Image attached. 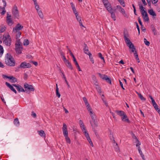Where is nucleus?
I'll list each match as a JSON object with an SVG mask.
<instances>
[{
  "label": "nucleus",
  "mask_w": 160,
  "mask_h": 160,
  "mask_svg": "<svg viewBox=\"0 0 160 160\" xmlns=\"http://www.w3.org/2000/svg\"><path fill=\"white\" fill-rule=\"evenodd\" d=\"M22 46H20V45L15 46L16 51L17 53L20 54L21 53L22 50Z\"/></svg>",
  "instance_id": "nucleus-6"
},
{
  "label": "nucleus",
  "mask_w": 160,
  "mask_h": 160,
  "mask_svg": "<svg viewBox=\"0 0 160 160\" xmlns=\"http://www.w3.org/2000/svg\"><path fill=\"white\" fill-rule=\"evenodd\" d=\"M110 139L111 140L113 139V141L115 143L116 142H115V140H114V137H113V135L112 132H110Z\"/></svg>",
  "instance_id": "nucleus-43"
},
{
  "label": "nucleus",
  "mask_w": 160,
  "mask_h": 160,
  "mask_svg": "<svg viewBox=\"0 0 160 160\" xmlns=\"http://www.w3.org/2000/svg\"><path fill=\"white\" fill-rule=\"evenodd\" d=\"M137 93L138 94L139 98H140L142 101H145L146 100V99L143 97L142 95L140 93H139L138 92H137Z\"/></svg>",
  "instance_id": "nucleus-26"
},
{
  "label": "nucleus",
  "mask_w": 160,
  "mask_h": 160,
  "mask_svg": "<svg viewBox=\"0 0 160 160\" xmlns=\"http://www.w3.org/2000/svg\"><path fill=\"white\" fill-rule=\"evenodd\" d=\"M31 64L29 63H27L26 62H22L20 65L18 67L19 68H30L31 67Z\"/></svg>",
  "instance_id": "nucleus-4"
},
{
  "label": "nucleus",
  "mask_w": 160,
  "mask_h": 160,
  "mask_svg": "<svg viewBox=\"0 0 160 160\" xmlns=\"http://www.w3.org/2000/svg\"><path fill=\"white\" fill-rule=\"evenodd\" d=\"M5 84L12 91H13L16 94L17 93V92L16 90L10 83L8 82H6L5 83Z\"/></svg>",
  "instance_id": "nucleus-7"
},
{
  "label": "nucleus",
  "mask_w": 160,
  "mask_h": 160,
  "mask_svg": "<svg viewBox=\"0 0 160 160\" xmlns=\"http://www.w3.org/2000/svg\"><path fill=\"white\" fill-rule=\"evenodd\" d=\"M4 3L3 7H2L0 6V9H2V10L5 9V7H6L7 5V3L4 0H2V1Z\"/></svg>",
  "instance_id": "nucleus-30"
},
{
  "label": "nucleus",
  "mask_w": 160,
  "mask_h": 160,
  "mask_svg": "<svg viewBox=\"0 0 160 160\" xmlns=\"http://www.w3.org/2000/svg\"><path fill=\"white\" fill-rule=\"evenodd\" d=\"M103 3L105 7L110 5L108 1L107 0H103Z\"/></svg>",
  "instance_id": "nucleus-32"
},
{
  "label": "nucleus",
  "mask_w": 160,
  "mask_h": 160,
  "mask_svg": "<svg viewBox=\"0 0 160 160\" xmlns=\"http://www.w3.org/2000/svg\"><path fill=\"white\" fill-rule=\"evenodd\" d=\"M20 45V46H22V43L20 42V39H18L15 43V46Z\"/></svg>",
  "instance_id": "nucleus-35"
},
{
  "label": "nucleus",
  "mask_w": 160,
  "mask_h": 160,
  "mask_svg": "<svg viewBox=\"0 0 160 160\" xmlns=\"http://www.w3.org/2000/svg\"><path fill=\"white\" fill-rule=\"evenodd\" d=\"M6 77H7V78H8L11 80V82H15L17 81V78L13 76H6Z\"/></svg>",
  "instance_id": "nucleus-12"
},
{
  "label": "nucleus",
  "mask_w": 160,
  "mask_h": 160,
  "mask_svg": "<svg viewBox=\"0 0 160 160\" xmlns=\"http://www.w3.org/2000/svg\"><path fill=\"white\" fill-rule=\"evenodd\" d=\"M18 33L16 34V37L17 39H18L19 38H20L21 34V33L20 32L18 31L17 32Z\"/></svg>",
  "instance_id": "nucleus-37"
},
{
  "label": "nucleus",
  "mask_w": 160,
  "mask_h": 160,
  "mask_svg": "<svg viewBox=\"0 0 160 160\" xmlns=\"http://www.w3.org/2000/svg\"><path fill=\"white\" fill-rule=\"evenodd\" d=\"M134 136H135V139L136 140L137 142L136 146L137 147L138 146L139 147V146L141 144V143L138 140L136 136L135 135H134Z\"/></svg>",
  "instance_id": "nucleus-28"
},
{
  "label": "nucleus",
  "mask_w": 160,
  "mask_h": 160,
  "mask_svg": "<svg viewBox=\"0 0 160 160\" xmlns=\"http://www.w3.org/2000/svg\"><path fill=\"white\" fill-rule=\"evenodd\" d=\"M38 134L42 137H45V133L42 130H41L40 131H38Z\"/></svg>",
  "instance_id": "nucleus-18"
},
{
  "label": "nucleus",
  "mask_w": 160,
  "mask_h": 160,
  "mask_svg": "<svg viewBox=\"0 0 160 160\" xmlns=\"http://www.w3.org/2000/svg\"><path fill=\"white\" fill-rule=\"evenodd\" d=\"M67 130V125L65 123H64L63 125L62 130Z\"/></svg>",
  "instance_id": "nucleus-48"
},
{
  "label": "nucleus",
  "mask_w": 160,
  "mask_h": 160,
  "mask_svg": "<svg viewBox=\"0 0 160 160\" xmlns=\"http://www.w3.org/2000/svg\"><path fill=\"white\" fill-rule=\"evenodd\" d=\"M83 99L86 106H87V105H88V104H89V103L88 102L87 100V99L85 97H83Z\"/></svg>",
  "instance_id": "nucleus-38"
},
{
  "label": "nucleus",
  "mask_w": 160,
  "mask_h": 160,
  "mask_svg": "<svg viewBox=\"0 0 160 160\" xmlns=\"http://www.w3.org/2000/svg\"><path fill=\"white\" fill-rule=\"evenodd\" d=\"M22 87L20 85H18V86L17 88H16L17 90L19 92H21V88H22Z\"/></svg>",
  "instance_id": "nucleus-53"
},
{
  "label": "nucleus",
  "mask_w": 160,
  "mask_h": 160,
  "mask_svg": "<svg viewBox=\"0 0 160 160\" xmlns=\"http://www.w3.org/2000/svg\"><path fill=\"white\" fill-rule=\"evenodd\" d=\"M72 9H73V12L74 13L75 15H76L77 14H78V13L77 12V11L76 10V9L75 7L74 6L73 7L72 6Z\"/></svg>",
  "instance_id": "nucleus-49"
},
{
  "label": "nucleus",
  "mask_w": 160,
  "mask_h": 160,
  "mask_svg": "<svg viewBox=\"0 0 160 160\" xmlns=\"http://www.w3.org/2000/svg\"><path fill=\"white\" fill-rule=\"evenodd\" d=\"M79 124H80V126L81 128H82V127H83L84 125L83 123V122L82 120H80L79 121Z\"/></svg>",
  "instance_id": "nucleus-44"
},
{
  "label": "nucleus",
  "mask_w": 160,
  "mask_h": 160,
  "mask_svg": "<svg viewBox=\"0 0 160 160\" xmlns=\"http://www.w3.org/2000/svg\"><path fill=\"white\" fill-rule=\"evenodd\" d=\"M12 14L14 18H18L19 17V11L16 5H15L13 9L12 10Z\"/></svg>",
  "instance_id": "nucleus-2"
},
{
  "label": "nucleus",
  "mask_w": 160,
  "mask_h": 160,
  "mask_svg": "<svg viewBox=\"0 0 160 160\" xmlns=\"http://www.w3.org/2000/svg\"><path fill=\"white\" fill-rule=\"evenodd\" d=\"M86 106L87 107V109L88 111L92 110V108L90 106V105L89 104H88V105H87Z\"/></svg>",
  "instance_id": "nucleus-51"
},
{
  "label": "nucleus",
  "mask_w": 160,
  "mask_h": 160,
  "mask_svg": "<svg viewBox=\"0 0 160 160\" xmlns=\"http://www.w3.org/2000/svg\"><path fill=\"white\" fill-rule=\"evenodd\" d=\"M143 16V19L145 22H148L149 21V18L148 17V14L146 12L144 13Z\"/></svg>",
  "instance_id": "nucleus-13"
},
{
  "label": "nucleus",
  "mask_w": 160,
  "mask_h": 160,
  "mask_svg": "<svg viewBox=\"0 0 160 160\" xmlns=\"http://www.w3.org/2000/svg\"><path fill=\"white\" fill-rule=\"evenodd\" d=\"M73 61L74 62L76 66V67L78 69L79 71H81V70L80 69V67L78 63V62H77L76 59V58H74V59H73Z\"/></svg>",
  "instance_id": "nucleus-21"
},
{
  "label": "nucleus",
  "mask_w": 160,
  "mask_h": 160,
  "mask_svg": "<svg viewBox=\"0 0 160 160\" xmlns=\"http://www.w3.org/2000/svg\"><path fill=\"white\" fill-rule=\"evenodd\" d=\"M105 76L106 77L104 78V80H105L109 84H111L112 81L110 78H109L107 75Z\"/></svg>",
  "instance_id": "nucleus-23"
},
{
  "label": "nucleus",
  "mask_w": 160,
  "mask_h": 160,
  "mask_svg": "<svg viewBox=\"0 0 160 160\" xmlns=\"http://www.w3.org/2000/svg\"><path fill=\"white\" fill-rule=\"evenodd\" d=\"M26 91V92L27 93H29V91H28V90H27V89H26L25 90H24L23 88H21V92H25V91Z\"/></svg>",
  "instance_id": "nucleus-61"
},
{
  "label": "nucleus",
  "mask_w": 160,
  "mask_h": 160,
  "mask_svg": "<svg viewBox=\"0 0 160 160\" xmlns=\"http://www.w3.org/2000/svg\"><path fill=\"white\" fill-rule=\"evenodd\" d=\"M6 64L10 66H14L15 65V62L14 58L9 53H7L5 57Z\"/></svg>",
  "instance_id": "nucleus-1"
},
{
  "label": "nucleus",
  "mask_w": 160,
  "mask_h": 160,
  "mask_svg": "<svg viewBox=\"0 0 160 160\" xmlns=\"http://www.w3.org/2000/svg\"><path fill=\"white\" fill-rule=\"evenodd\" d=\"M98 56L103 61V62L104 63H105L104 57H103L101 53L99 52L98 54Z\"/></svg>",
  "instance_id": "nucleus-25"
},
{
  "label": "nucleus",
  "mask_w": 160,
  "mask_h": 160,
  "mask_svg": "<svg viewBox=\"0 0 160 160\" xmlns=\"http://www.w3.org/2000/svg\"><path fill=\"white\" fill-rule=\"evenodd\" d=\"M89 58L90 60L92 62V63H94V61L93 59V57L92 56V54L91 53H89Z\"/></svg>",
  "instance_id": "nucleus-34"
},
{
  "label": "nucleus",
  "mask_w": 160,
  "mask_h": 160,
  "mask_svg": "<svg viewBox=\"0 0 160 160\" xmlns=\"http://www.w3.org/2000/svg\"><path fill=\"white\" fill-rule=\"evenodd\" d=\"M115 112L118 115L121 117H122L125 113V112L122 111L116 110L115 111Z\"/></svg>",
  "instance_id": "nucleus-15"
},
{
  "label": "nucleus",
  "mask_w": 160,
  "mask_h": 160,
  "mask_svg": "<svg viewBox=\"0 0 160 160\" xmlns=\"http://www.w3.org/2000/svg\"><path fill=\"white\" fill-rule=\"evenodd\" d=\"M144 43L146 45L149 46L150 45L149 42L148 41L146 38H144Z\"/></svg>",
  "instance_id": "nucleus-41"
},
{
  "label": "nucleus",
  "mask_w": 160,
  "mask_h": 160,
  "mask_svg": "<svg viewBox=\"0 0 160 160\" xmlns=\"http://www.w3.org/2000/svg\"><path fill=\"white\" fill-rule=\"evenodd\" d=\"M11 15H9V16L7 17V20L8 22V24H9L10 23H11L12 25L13 24V22L12 21V20L11 18Z\"/></svg>",
  "instance_id": "nucleus-22"
},
{
  "label": "nucleus",
  "mask_w": 160,
  "mask_h": 160,
  "mask_svg": "<svg viewBox=\"0 0 160 160\" xmlns=\"http://www.w3.org/2000/svg\"><path fill=\"white\" fill-rule=\"evenodd\" d=\"M62 59L63 60L64 63L65 62H67L68 60H66V58H65V57L64 55L63 56H62L61 57Z\"/></svg>",
  "instance_id": "nucleus-60"
},
{
  "label": "nucleus",
  "mask_w": 160,
  "mask_h": 160,
  "mask_svg": "<svg viewBox=\"0 0 160 160\" xmlns=\"http://www.w3.org/2000/svg\"><path fill=\"white\" fill-rule=\"evenodd\" d=\"M11 41L5 38L3 41V43L6 46H9L11 45Z\"/></svg>",
  "instance_id": "nucleus-10"
},
{
  "label": "nucleus",
  "mask_w": 160,
  "mask_h": 160,
  "mask_svg": "<svg viewBox=\"0 0 160 160\" xmlns=\"http://www.w3.org/2000/svg\"><path fill=\"white\" fill-rule=\"evenodd\" d=\"M63 134L64 136H66L68 135V132L67 130H63Z\"/></svg>",
  "instance_id": "nucleus-42"
},
{
  "label": "nucleus",
  "mask_w": 160,
  "mask_h": 160,
  "mask_svg": "<svg viewBox=\"0 0 160 160\" xmlns=\"http://www.w3.org/2000/svg\"><path fill=\"white\" fill-rule=\"evenodd\" d=\"M75 16L77 20H78V21H79L81 20V17L78 16V14H77L75 15Z\"/></svg>",
  "instance_id": "nucleus-52"
},
{
  "label": "nucleus",
  "mask_w": 160,
  "mask_h": 160,
  "mask_svg": "<svg viewBox=\"0 0 160 160\" xmlns=\"http://www.w3.org/2000/svg\"><path fill=\"white\" fill-rule=\"evenodd\" d=\"M14 124L17 126H19V122L18 118H17L14 119Z\"/></svg>",
  "instance_id": "nucleus-24"
},
{
  "label": "nucleus",
  "mask_w": 160,
  "mask_h": 160,
  "mask_svg": "<svg viewBox=\"0 0 160 160\" xmlns=\"http://www.w3.org/2000/svg\"><path fill=\"white\" fill-rule=\"evenodd\" d=\"M115 7L114 8V12H116V10H118V11L120 12L121 13L122 12H124V9L122 8L120 6L117 5L116 6V8H115Z\"/></svg>",
  "instance_id": "nucleus-8"
},
{
  "label": "nucleus",
  "mask_w": 160,
  "mask_h": 160,
  "mask_svg": "<svg viewBox=\"0 0 160 160\" xmlns=\"http://www.w3.org/2000/svg\"><path fill=\"white\" fill-rule=\"evenodd\" d=\"M35 8L36 10H37V11L38 12V11H39V7L37 3L36 4V5H35Z\"/></svg>",
  "instance_id": "nucleus-59"
},
{
  "label": "nucleus",
  "mask_w": 160,
  "mask_h": 160,
  "mask_svg": "<svg viewBox=\"0 0 160 160\" xmlns=\"http://www.w3.org/2000/svg\"><path fill=\"white\" fill-rule=\"evenodd\" d=\"M111 14V18L113 20L115 21L116 20V16L115 15V14L114 13V12L110 13Z\"/></svg>",
  "instance_id": "nucleus-33"
},
{
  "label": "nucleus",
  "mask_w": 160,
  "mask_h": 160,
  "mask_svg": "<svg viewBox=\"0 0 160 160\" xmlns=\"http://www.w3.org/2000/svg\"><path fill=\"white\" fill-rule=\"evenodd\" d=\"M93 122H92L91 121H90V122L91 126L93 127H96L98 126V124L97 122V121H96L95 119H92Z\"/></svg>",
  "instance_id": "nucleus-11"
},
{
  "label": "nucleus",
  "mask_w": 160,
  "mask_h": 160,
  "mask_svg": "<svg viewBox=\"0 0 160 160\" xmlns=\"http://www.w3.org/2000/svg\"><path fill=\"white\" fill-rule=\"evenodd\" d=\"M4 50L3 47L0 45V57H1L3 53Z\"/></svg>",
  "instance_id": "nucleus-29"
},
{
  "label": "nucleus",
  "mask_w": 160,
  "mask_h": 160,
  "mask_svg": "<svg viewBox=\"0 0 160 160\" xmlns=\"http://www.w3.org/2000/svg\"><path fill=\"white\" fill-rule=\"evenodd\" d=\"M107 8V10L110 13L114 11V9H112V7L110 6V5H109L108 6L105 7Z\"/></svg>",
  "instance_id": "nucleus-19"
},
{
  "label": "nucleus",
  "mask_w": 160,
  "mask_h": 160,
  "mask_svg": "<svg viewBox=\"0 0 160 160\" xmlns=\"http://www.w3.org/2000/svg\"><path fill=\"white\" fill-rule=\"evenodd\" d=\"M23 27L21 25L20 23L17 24L15 27L13 28V32L14 33L19 31L23 28Z\"/></svg>",
  "instance_id": "nucleus-3"
},
{
  "label": "nucleus",
  "mask_w": 160,
  "mask_h": 160,
  "mask_svg": "<svg viewBox=\"0 0 160 160\" xmlns=\"http://www.w3.org/2000/svg\"><path fill=\"white\" fill-rule=\"evenodd\" d=\"M84 52L86 54H88V55H89V53H90V52H89V50H88H88H86V51L84 50Z\"/></svg>",
  "instance_id": "nucleus-63"
},
{
  "label": "nucleus",
  "mask_w": 160,
  "mask_h": 160,
  "mask_svg": "<svg viewBox=\"0 0 160 160\" xmlns=\"http://www.w3.org/2000/svg\"><path fill=\"white\" fill-rule=\"evenodd\" d=\"M98 74L99 75L100 78L103 80L104 79V78L106 77L105 76H107V75L105 74H102L100 73H98Z\"/></svg>",
  "instance_id": "nucleus-47"
},
{
  "label": "nucleus",
  "mask_w": 160,
  "mask_h": 160,
  "mask_svg": "<svg viewBox=\"0 0 160 160\" xmlns=\"http://www.w3.org/2000/svg\"><path fill=\"white\" fill-rule=\"evenodd\" d=\"M138 21L139 24L141 26H142V23L141 21V19H140V17H139L138 18Z\"/></svg>",
  "instance_id": "nucleus-58"
},
{
  "label": "nucleus",
  "mask_w": 160,
  "mask_h": 160,
  "mask_svg": "<svg viewBox=\"0 0 160 160\" xmlns=\"http://www.w3.org/2000/svg\"><path fill=\"white\" fill-rule=\"evenodd\" d=\"M119 2H120V4L122 5L123 7H125V4L124 3V2L122 0H118Z\"/></svg>",
  "instance_id": "nucleus-45"
},
{
  "label": "nucleus",
  "mask_w": 160,
  "mask_h": 160,
  "mask_svg": "<svg viewBox=\"0 0 160 160\" xmlns=\"http://www.w3.org/2000/svg\"><path fill=\"white\" fill-rule=\"evenodd\" d=\"M128 35L127 32H124L123 33V37L124 39L125 38V37L128 38Z\"/></svg>",
  "instance_id": "nucleus-55"
},
{
  "label": "nucleus",
  "mask_w": 160,
  "mask_h": 160,
  "mask_svg": "<svg viewBox=\"0 0 160 160\" xmlns=\"http://www.w3.org/2000/svg\"><path fill=\"white\" fill-rule=\"evenodd\" d=\"M64 137L65 138V139H66V141L67 142L69 143H70L71 141H70V139L68 137V136H64Z\"/></svg>",
  "instance_id": "nucleus-39"
},
{
  "label": "nucleus",
  "mask_w": 160,
  "mask_h": 160,
  "mask_svg": "<svg viewBox=\"0 0 160 160\" xmlns=\"http://www.w3.org/2000/svg\"><path fill=\"white\" fill-rule=\"evenodd\" d=\"M5 38L7 39L8 40H10L12 41V39L10 35L8 34L5 37Z\"/></svg>",
  "instance_id": "nucleus-57"
},
{
  "label": "nucleus",
  "mask_w": 160,
  "mask_h": 160,
  "mask_svg": "<svg viewBox=\"0 0 160 160\" xmlns=\"http://www.w3.org/2000/svg\"><path fill=\"white\" fill-rule=\"evenodd\" d=\"M38 14L39 16V17L41 18H43V15L42 13V12L40 10L38 12Z\"/></svg>",
  "instance_id": "nucleus-36"
},
{
  "label": "nucleus",
  "mask_w": 160,
  "mask_h": 160,
  "mask_svg": "<svg viewBox=\"0 0 160 160\" xmlns=\"http://www.w3.org/2000/svg\"><path fill=\"white\" fill-rule=\"evenodd\" d=\"M127 118V116L125 113L124 115L122 117H121V119L122 121L129 123L130 122L129 119L128 118Z\"/></svg>",
  "instance_id": "nucleus-9"
},
{
  "label": "nucleus",
  "mask_w": 160,
  "mask_h": 160,
  "mask_svg": "<svg viewBox=\"0 0 160 160\" xmlns=\"http://www.w3.org/2000/svg\"><path fill=\"white\" fill-rule=\"evenodd\" d=\"M139 9L140 10V11L142 15H144V12H145L146 11L144 10L143 7L142 5L140 4V3L139 4Z\"/></svg>",
  "instance_id": "nucleus-14"
},
{
  "label": "nucleus",
  "mask_w": 160,
  "mask_h": 160,
  "mask_svg": "<svg viewBox=\"0 0 160 160\" xmlns=\"http://www.w3.org/2000/svg\"><path fill=\"white\" fill-rule=\"evenodd\" d=\"M5 38L7 39L8 40H10L12 41V39L10 35L8 34L5 37Z\"/></svg>",
  "instance_id": "nucleus-56"
},
{
  "label": "nucleus",
  "mask_w": 160,
  "mask_h": 160,
  "mask_svg": "<svg viewBox=\"0 0 160 160\" xmlns=\"http://www.w3.org/2000/svg\"><path fill=\"white\" fill-rule=\"evenodd\" d=\"M24 87L25 88H27V90H29V91H33L35 90V88L32 85H29L27 83H25Z\"/></svg>",
  "instance_id": "nucleus-5"
},
{
  "label": "nucleus",
  "mask_w": 160,
  "mask_h": 160,
  "mask_svg": "<svg viewBox=\"0 0 160 160\" xmlns=\"http://www.w3.org/2000/svg\"><path fill=\"white\" fill-rule=\"evenodd\" d=\"M128 46L129 47V49H131V51L132 52H134L135 50V48L134 45L132 43H131Z\"/></svg>",
  "instance_id": "nucleus-16"
},
{
  "label": "nucleus",
  "mask_w": 160,
  "mask_h": 160,
  "mask_svg": "<svg viewBox=\"0 0 160 160\" xmlns=\"http://www.w3.org/2000/svg\"><path fill=\"white\" fill-rule=\"evenodd\" d=\"M69 51L70 54V55L73 58V59H74V58H75L74 56L73 53L71 52V51L70 50H69Z\"/></svg>",
  "instance_id": "nucleus-64"
},
{
  "label": "nucleus",
  "mask_w": 160,
  "mask_h": 160,
  "mask_svg": "<svg viewBox=\"0 0 160 160\" xmlns=\"http://www.w3.org/2000/svg\"><path fill=\"white\" fill-rule=\"evenodd\" d=\"M84 47L83 48V51L85 50V51H86V50H88V47L87 46V44L85 43H84Z\"/></svg>",
  "instance_id": "nucleus-54"
},
{
  "label": "nucleus",
  "mask_w": 160,
  "mask_h": 160,
  "mask_svg": "<svg viewBox=\"0 0 160 160\" xmlns=\"http://www.w3.org/2000/svg\"><path fill=\"white\" fill-rule=\"evenodd\" d=\"M66 65V66L70 69L72 70L73 69V67L72 66L71 63L68 60L67 62H65Z\"/></svg>",
  "instance_id": "nucleus-17"
},
{
  "label": "nucleus",
  "mask_w": 160,
  "mask_h": 160,
  "mask_svg": "<svg viewBox=\"0 0 160 160\" xmlns=\"http://www.w3.org/2000/svg\"><path fill=\"white\" fill-rule=\"evenodd\" d=\"M134 54L135 55V58L136 59L137 61H138V62H140L139 59V58H138V55L137 54V52L136 51H135V52L134 53Z\"/></svg>",
  "instance_id": "nucleus-31"
},
{
  "label": "nucleus",
  "mask_w": 160,
  "mask_h": 160,
  "mask_svg": "<svg viewBox=\"0 0 160 160\" xmlns=\"http://www.w3.org/2000/svg\"><path fill=\"white\" fill-rule=\"evenodd\" d=\"M56 94L57 97L59 98L61 96V95L59 92V91H56Z\"/></svg>",
  "instance_id": "nucleus-62"
},
{
  "label": "nucleus",
  "mask_w": 160,
  "mask_h": 160,
  "mask_svg": "<svg viewBox=\"0 0 160 160\" xmlns=\"http://www.w3.org/2000/svg\"><path fill=\"white\" fill-rule=\"evenodd\" d=\"M152 31L153 32L154 35H156L157 33L156 30L154 27H153V29H152Z\"/></svg>",
  "instance_id": "nucleus-50"
},
{
  "label": "nucleus",
  "mask_w": 160,
  "mask_h": 160,
  "mask_svg": "<svg viewBox=\"0 0 160 160\" xmlns=\"http://www.w3.org/2000/svg\"><path fill=\"white\" fill-rule=\"evenodd\" d=\"M23 45L25 46L28 45L29 44V41L28 39L25 40L23 42Z\"/></svg>",
  "instance_id": "nucleus-40"
},
{
  "label": "nucleus",
  "mask_w": 160,
  "mask_h": 160,
  "mask_svg": "<svg viewBox=\"0 0 160 160\" xmlns=\"http://www.w3.org/2000/svg\"><path fill=\"white\" fill-rule=\"evenodd\" d=\"M124 40L125 42L126 43L127 46L132 43V42L130 41V40L128 38L125 37V38L124 39Z\"/></svg>",
  "instance_id": "nucleus-27"
},
{
  "label": "nucleus",
  "mask_w": 160,
  "mask_h": 160,
  "mask_svg": "<svg viewBox=\"0 0 160 160\" xmlns=\"http://www.w3.org/2000/svg\"><path fill=\"white\" fill-rule=\"evenodd\" d=\"M148 13L152 16H156V14L155 12L153 11L152 9H149L148 10Z\"/></svg>",
  "instance_id": "nucleus-20"
},
{
  "label": "nucleus",
  "mask_w": 160,
  "mask_h": 160,
  "mask_svg": "<svg viewBox=\"0 0 160 160\" xmlns=\"http://www.w3.org/2000/svg\"><path fill=\"white\" fill-rule=\"evenodd\" d=\"M6 29V28L5 27H3L0 29V33L3 32Z\"/></svg>",
  "instance_id": "nucleus-46"
}]
</instances>
